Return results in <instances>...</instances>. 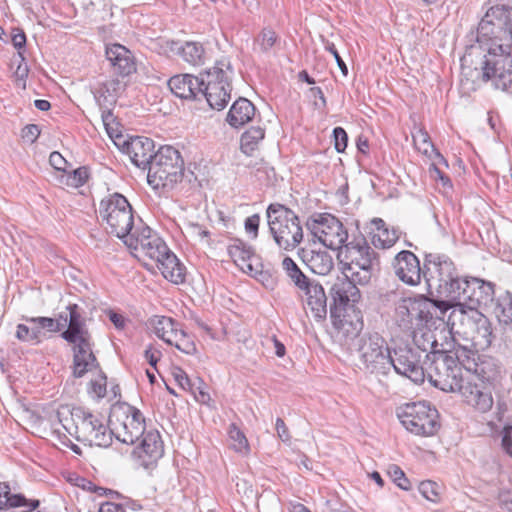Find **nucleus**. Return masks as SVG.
<instances>
[{
	"instance_id": "obj_1",
	"label": "nucleus",
	"mask_w": 512,
	"mask_h": 512,
	"mask_svg": "<svg viewBox=\"0 0 512 512\" xmlns=\"http://www.w3.org/2000/svg\"><path fill=\"white\" fill-rule=\"evenodd\" d=\"M510 18L511 7L505 5L490 7L478 25L476 43L468 48L464 61L467 60V56L477 54L478 50L511 49Z\"/></svg>"
},
{
	"instance_id": "obj_2",
	"label": "nucleus",
	"mask_w": 512,
	"mask_h": 512,
	"mask_svg": "<svg viewBox=\"0 0 512 512\" xmlns=\"http://www.w3.org/2000/svg\"><path fill=\"white\" fill-rule=\"evenodd\" d=\"M451 304L430 300L423 295L401 298L395 305V321L404 331H414L428 325L436 316L444 319Z\"/></svg>"
},
{
	"instance_id": "obj_3",
	"label": "nucleus",
	"mask_w": 512,
	"mask_h": 512,
	"mask_svg": "<svg viewBox=\"0 0 512 512\" xmlns=\"http://www.w3.org/2000/svg\"><path fill=\"white\" fill-rule=\"evenodd\" d=\"M357 284L355 280L344 275L341 278H337L330 288V296L332 298L330 316L332 323L346 337L357 336L363 326L360 320L357 319L356 322H353L345 314L347 308L353 307L361 298Z\"/></svg>"
},
{
	"instance_id": "obj_4",
	"label": "nucleus",
	"mask_w": 512,
	"mask_h": 512,
	"mask_svg": "<svg viewBox=\"0 0 512 512\" xmlns=\"http://www.w3.org/2000/svg\"><path fill=\"white\" fill-rule=\"evenodd\" d=\"M266 216L269 231L280 249L292 251L302 242L303 229L293 210L273 203L268 206Z\"/></svg>"
},
{
	"instance_id": "obj_5",
	"label": "nucleus",
	"mask_w": 512,
	"mask_h": 512,
	"mask_svg": "<svg viewBox=\"0 0 512 512\" xmlns=\"http://www.w3.org/2000/svg\"><path fill=\"white\" fill-rule=\"evenodd\" d=\"M450 353V349L443 348L442 351L424 355L425 378L443 391L458 392L467 377L463 375L462 368Z\"/></svg>"
},
{
	"instance_id": "obj_6",
	"label": "nucleus",
	"mask_w": 512,
	"mask_h": 512,
	"mask_svg": "<svg viewBox=\"0 0 512 512\" xmlns=\"http://www.w3.org/2000/svg\"><path fill=\"white\" fill-rule=\"evenodd\" d=\"M338 258L343 265L344 275L359 285L370 282L375 266L378 265L376 252L364 238L346 244L339 251Z\"/></svg>"
},
{
	"instance_id": "obj_7",
	"label": "nucleus",
	"mask_w": 512,
	"mask_h": 512,
	"mask_svg": "<svg viewBox=\"0 0 512 512\" xmlns=\"http://www.w3.org/2000/svg\"><path fill=\"white\" fill-rule=\"evenodd\" d=\"M184 162L180 152L172 146H162L154 154L148 168L147 181L153 189H172L182 180Z\"/></svg>"
},
{
	"instance_id": "obj_8",
	"label": "nucleus",
	"mask_w": 512,
	"mask_h": 512,
	"mask_svg": "<svg viewBox=\"0 0 512 512\" xmlns=\"http://www.w3.org/2000/svg\"><path fill=\"white\" fill-rule=\"evenodd\" d=\"M354 346L360 370L376 376H386L390 372L391 352L385 339L378 333L359 337Z\"/></svg>"
},
{
	"instance_id": "obj_9",
	"label": "nucleus",
	"mask_w": 512,
	"mask_h": 512,
	"mask_svg": "<svg viewBox=\"0 0 512 512\" xmlns=\"http://www.w3.org/2000/svg\"><path fill=\"white\" fill-rule=\"evenodd\" d=\"M233 69L230 60L222 58L215 65L201 73L200 97H203L212 109L222 110L231 98V78Z\"/></svg>"
},
{
	"instance_id": "obj_10",
	"label": "nucleus",
	"mask_w": 512,
	"mask_h": 512,
	"mask_svg": "<svg viewBox=\"0 0 512 512\" xmlns=\"http://www.w3.org/2000/svg\"><path fill=\"white\" fill-rule=\"evenodd\" d=\"M483 54L480 68L475 67V77L483 82L491 81L496 89L503 91L512 88V57L511 49L502 51L478 50L476 55Z\"/></svg>"
},
{
	"instance_id": "obj_11",
	"label": "nucleus",
	"mask_w": 512,
	"mask_h": 512,
	"mask_svg": "<svg viewBox=\"0 0 512 512\" xmlns=\"http://www.w3.org/2000/svg\"><path fill=\"white\" fill-rule=\"evenodd\" d=\"M403 427L412 434L430 437L440 428L438 411L427 402L407 403L397 410Z\"/></svg>"
},
{
	"instance_id": "obj_12",
	"label": "nucleus",
	"mask_w": 512,
	"mask_h": 512,
	"mask_svg": "<svg viewBox=\"0 0 512 512\" xmlns=\"http://www.w3.org/2000/svg\"><path fill=\"white\" fill-rule=\"evenodd\" d=\"M99 214L106 222L109 233L124 240L130 237L134 218L132 207L123 195L114 193L103 199L100 202Z\"/></svg>"
},
{
	"instance_id": "obj_13",
	"label": "nucleus",
	"mask_w": 512,
	"mask_h": 512,
	"mask_svg": "<svg viewBox=\"0 0 512 512\" xmlns=\"http://www.w3.org/2000/svg\"><path fill=\"white\" fill-rule=\"evenodd\" d=\"M110 433L120 442L133 445L146 432L145 418L131 405L116 406L109 416Z\"/></svg>"
},
{
	"instance_id": "obj_14",
	"label": "nucleus",
	"mask_w": 512,
	"mask_h": 512,
	"mask_svg": "<svg viewBox=\"0 0 512 512\" xmlns=\"http://www.w3.org/2000/svg\"><path fill=\"white\" fill-rule=\"evenodd\" d=\"M423 277L429 287H434L446 297L459 277L453 262L446 255L428 253L424 258Z\"/></svg>"
},
{
	"instance_id": "obj_15",
	"label": "nucleus",
	"mask_w": 512,
	"mask_h": 512,
	"mask_svg": "<svg viewBox=\"0 0 512 512\" xmlns=\"http://www.w3.org/2000/svg\"><path fill=\"white\" fill-rule=\"evenodd\" d=\"M76 422L75 438L90 446L107 447L110 445L112 438L110 429L104 425L102 420L92 413L82 409L74 410Z\"/></svg>"
},
{
	"instance_id": "obj_16",
	"label": "nucleus",
	"mask_w": 512,
	"mask_h": 512,
	"mask_svg": "<svg viewBox=\"0 0 512 512\" xmlns=\"http://www.w3.org/2000/svg\"><path fill=\"white\" fill-rule=\"evenodd\" d=\"M313 235L327 248L341 250L348 238L343 224L331 214H321L310 226Z\"/></svg>"
},
{
	"instance_id": "obj_17",
	"label": "nucleus",
	"mask_w": 512,
	"mask_h": 512,
	"mask_svg": "<svg viewBox=\"0 0 512 512\" xmlns=\"http://www.w3.org/2000/svg\"><path fill=\"white\" fill-rule=\"evenodd\" d=\"M422 355L411 347H400L391 354V368L399 375L407 377L416 384L425 380V362Z\"/></svg>"
},
{
	"instance_id": "obj_18",
	"label": "nucleus",
	"mask_w": 512,
	"mask_h": 512,
	"mask_svg": "<svg viewBox=\"0 0 512 512\" xmlns=\"http://www.w3.org/2000/svg\"><path fill=\"white\" fill-rule=\"evenodd\" d=\"M124 243L136 253H141L155 262L169 249L163 239L149 227H143L139 232L131 234Z\"/></svg>"
},
{
	"instance_id": "obj_19",
	"label": "nucleus",
	"mask_w": 512,
	"mask_h": 512,
	"mask_svg": "<svg viewBox=\"0 0 512 512\" xmlns=\"http://www.w3.org/2000/svg\"><path fill=\"white\" fill-rule=\"evenodd\" d=\"M476 283H480L479 278L459 277L454 281L453 287L446 295L447 300L444 301L450 303V309H452L447 319L448 325L452 327L455 325L454 317L457 312L463 314L465 313V308L469 309V301L472 300L474 296Z\"/></svg>"
},
{
	"instance_id": "obj_20",
	"label": "nucleus",
	"mask_w": 512,
	"mask_h": 512,
	"mask_svg": "<svg viewBox=\"0 0 512 512\" xmlns=\"http://www.w3.org/2000/svg\"><path fill=\"white\" fill-rule=\"evenodd\" d=\"M141 437V444L133 451V454L140 466L150 469L164 454L163 441L156 430L146 431Z\"/></svg>"
},
{
	"instance_id": "obj_21",
	"label": "nucleus",
	"mask_w": 512,
	"mask_h": 512,
	"mask_svg": "<svg viewBox=\"0 0 512 512\" xmlns=\"http://www.w3.org/2000/svg\"><path fill=\"white\" fill-rule=\"evenodd\" d=\"M395 275L403 283L416 286L420 283L423 276V268L420 267V261L416 255L408 250L400 251L392 262Z\"/></svg>"
},
{
	"instance_id": "obj_22",
	"label": "nucleus",
	"mask_w": 512,
	"mask_h": 512,
	"mask_svg": "<svg viewBox=\"0 0 512 512\" xmlns=\"http://www.w3.org/2000/svg\"><path fill=\"white\" fill-rule=\"evenodd\" d=\"M228 254L233 262L250 276L262 274L261 258L254 252L251 246L236 239L228 246Z\"/></svg>"
},
{
	"instance_id": "obj_23",
	"label": "nucleus",
	"mask_w": 512,
	"mask_h": 512,
	"mask_svg": "<svg viewBox=\"0 0 512 512\" xmlns=\"http://www.w3.org/2000/svg\"><path fill=\"white\" fill-rule=\"evenodd\" d=\"M73 344V375L83 377L85 373L98 366L97 359L92 351V337L77 339Z\"/></svg>"
},
{
	"instance_id": "obj_24",
	"label": "nucleus",
	"mask_w": 512,
	"mask_h": 512,
	"mask_svg": "<svg viewBox=\"0 0 512 512\" xmlns=\"http://www.w3.org/2000/svg\"><path fill=\"white\" fill-rule=\"evenodd\" d=\"M473 375H469L458 391L465 399V401L472 405L478 411L485 413L489 411L493 406V397L491 392L486 390L483 382L480 384L474 383Z\"/></svg>"
},
{
	"instance_id": "obj_25",
	"label": "nucleus",
	"mask_w": 512,
	"mask_h": 512,
	"mask_svg": "<svg viewBox=\"0 0 512 512\" xmlns=\"http://www.w3.org/2000/svg\"><path fill=\"white\" fill-rule=\"evenodd\" d=\"M123 151L139 168H149L154 158V142L147 137H133L123 143Z\"/></svg>"
},
{
	"instance_id": "obj_26",
	"label": "nucleus",
	"mask_w": 512,
	"mask_h": 512,
	"mask_svg": "<svg viewBox=\"0 0 512 512\" xmlns=\"http://www.w3.org/2000/svg\"><path fill=\"white\" fill-rule=\"evenodd\" d=\"M203 80L200 77L191 74H180L171 77L168 86L171 92L181 98L190 100H199Z\"/></svg>"
},
{
	"instance_id": "obj_27",
	"label": "nucleus",
	"mask_w": 512,
	"mask_h": 512,
	"mask_svg": "<svg viewBox=\"0 0 512 512\" xmlns=\"http://www.w3.org/2000/svg\"><path fill=\"white\" fill-rule=\"evenodd\" d=\"M106 58L115 73L126 77L136 72V64L132 53L123 45L113 44L106 48Z\"/></svg>"
},
{
	"instance_id": "obj_28",
	"label": "nucleus",
	"mask_w": 512,
	"mask_h": 512,
	"mask_svg": "<svg viewBox=\"0 0 512 512\" xmlns=\"http://www.w3.org/2000/svg\"><path fill=\"white\" fill-rule=\"evenodd\" d=\"M69 314H67V329H63L61 337L67 342H76L77 339L90 337L85 319L83 318L80 308L77 304H69L67 306Z\"/></svg>"
},
{
	"instance_id": "obj_29",
	"label": "nucleus",
	"mask_w": 512,
	"mask_h": 512,
	"mask_svg": "<svg viewBox=\"0 0 512 512\" xmlns=\"http://www.w3.org/2000/svg\"><path fill=\"white\" fill-rule=\"evenodd\" d=\"M156 263L161 274L168 281L174 284H181L185 281L186 268L170 249Z\"/></svg>"
},
{
	"instance_id": "obj_30",
	"label": "nucleus",
	"mask_w": 512,
	"mask_h": 512,
	"mask_svg": "<svg viewBox=\"0 0 512 512\" xmlns=\"http://www.w3.org/2000/svg\"><path fill=\"white\" fill-rule=\"evenodd\" d=\"M255 111L256 108L251 101L239 98L231 106L227 122L234 128L242 127L253 119Z\"/></svg>"
},
{
	"instance_id": "obj_31",
	"label": "nucleus",
	"mask_w": 512,
	"mask_h": 512,
	"mask_svg": "<svg viewBox=\"0 0 512 512\" xmlns=\"http://www.w3.org/2000/svg\"><path fill=\"white\" fill-rule=\"evenodd\" d=\"M409 333L412 335L413 342L416 345L414 349L419 351L422 356L423 354H431L434 351H442V349H438V342L433 331L428 328V325L414 331H409Z\"/></svg>"
},
{
	"instance_id": "obj_32",
	"label": "nucleus",
	"mask_w": 512,
	"mask_h": 512,
	"mask_svg": "<svg viewBox=\"0 0 512 512\" xmlns=\"http://www.w3.org/2000/svg\"><path fill=\"white\" fill-rule=\"evenodd\" d=\"M149 326L155 335L167 344H171L172 337L176 335L178 323L167 316L155 315L149 319Z\"/></svg>"
},
{
	"instance_id": "obj_33",
	"label": "nucleus",
	"mask_w": 512,
	"mask_h": 512,
	"mask_svg": "<svg viewBox=\"0 0 512 512\" xmlns=\"http://www.w3.org/2000/svg\"><path fill=\"white\" fill-rule=\"evenodd\" d=\"M304 302L317 321H321L326 318L327 296L321 284L317 288L310 290V293L306 296Z\"/></svg>"
},
{
	"instance_id": "obj_34",
	"label": "nucleus",
	"mask_w": 512,
	"mask_h": 512,
	"mask_svg": "<svg viewBox=\"0 0 512 512\" xmlns=\"http://www.w3.org/2000/svg\"><path fill=\"white\" fill-rule=\"evenodd\" d=\"M492 339L491 323L485 316L480 315L476 321L475 333L472 336V346L475 350H485L490 347Z\"/></svg>"
},
{
	"instance_id": "obj_35",
	"label": "nucleus",
	"mask_w": 512,
	"mask_h": 512,
	"mask_svg": "<svg viewBox=\"0 0 512 512\" xmlns=\"http://www.w3.org/2000/svg\"><path fill=\"white\" fill-rule=\"evenodd\" d=\"M494 293V284L480 279V283H476L474 296L469 301V310L489 306L494 300Z\"/></svg>"
},
{
	"instance_id": "obj_36",
	"label": "nucleus",
	"mask_w": 512,
	"mask_h": 512,
	"mask_svg": "<svg viewBox=\"0 0 512 512\" xmlns=\"http://www.w3.org/2000/svg\"><path fill=\"white\" fill-rule=\"evenodd\" d=\"M412 137L413 143L419 152L429 157L434 154L439 164L448 166L447 160L435 149L430 140V136L426 131L423 129H418L415 133L412 134Z\"/></svg>"
},
{
	"instance_id": "obj_37",
	"label": "nucleus",
	"mask_w": 512,
	"mask_h": 512,
	"mask_svg": "<svg viewBox=\"0 0 512 512\" xmlns=\"http://www.w3.org/2000/svg\"><path fill=\"white\" fill-rule=\"evenodd\" d=\"M307 265L316 274L327 275L334 266L332 257L325 251L312 252Z\"/></svg>"
},
{
	"instance_id": "obj_38",
	"label": "nucleus",
	"mask_w": 512,
	"mask_h": 512,
	"mask_svg": "<svg viewBox=\"0 0 512 512\" xmlns=\"http://www.w3.org/2000/svg\"><path fill=\"white\" fill-rule=\"evenodd\" d=\"M265 131L261 127H252L244 132L241 136L240 147L243 153L251 155L260 142L264 139Z\"/></svg>"
},
{
	"instance_id": "obj_39",
	"label": "nucleus",
	"mask_w": 512,
	"mask_h": 512,
	"mask_svg": "<svg viewBox=\"0 0 512 512\" xmlns=\"http://www.w3.org/2000/svg\"><path fill=\"white\" fill-rule=\"evenodd\" d=\"M127 86V82L119 78L108 80L102 83L97 90L100 98L105 101L113 102L116 98L121 95Z\"/></svg>"
},
{
	"instance_id": "obj_40",
	"label": "nucleus",
	"mask_w": 512,
	"mask_h": 512,
	"mask_svg": "<svg viewBox=\"0 0 512 512\" xmlns=\"http://www.w3.org/2000/svg\"><path fill=\"white\" fill-rule=\"evenodd\" d=\"M451 351V355L454 356V359L456 360V363L461 367L463 366L467 370V375L465 377H468L470 374V371L472 370V364L475 365V358H476V352L478 350H475L474 348H468L467 346L462 345H455L453 347V350Z\"/></svg>"
},
{
	"instance_id": "obj_41",
	"label": "nucleus",
	"mask_w": 512,
	"mask_h": 512,
	"mask_svg": "<svg viewBox=\"0 0 512 512\" xmlns=\"http://www.w3.org/2000/svg\"><path fill=\"white\" fill-rule=\"evenodd\" d=\"M495 314L502 325L512 330V294L506 293L498 299Z\"/></svg>"
},
{
	"instance_id": "obj_42",
	"label": "nucleus",
	"mask_w": 512,
	"mask_h": 512,
	"mask_svg": "<svg viewBox=\"0 0 512 512\" xmlns=\"http://www.w3.org/2000/svg\"><path fill=\"white\" fill-rule=\"evenodd\" d=\"M28 500L22 494H12L6 483H0V510L26 506Z\"/></svg>"
},
{
	"instance_id": "obj_43",
	"label": "nucleus",
	"mask_w": 512,
	"mask_h": 512,
	"mask_svg": "<svg viewBox=\"0 0 512 512\" xmlns=\"http://www.w3.org/2000/svg\"><path fill=\"white\" fill-rule=\"evenodd\" d=\"M179 53L184 61L193 66L203 63L204 48L198 42H186Z\"/></svg>"
},
{
	"instance_id": "obj_44",
	"label": "nucleus",
	"mask_w": 512,
	"mask_h": 512,
	"mask_svg": "<svg viewBox=\"0 0 512 512\" xmlns=\"http://www.w3.org/2000/svg\"><path fill=\"white\" fill-rule=\"evenodd\" d=\"M60 318H63V322L50 317H24V320L28 323L38 324L49 332H59L67 326V314L60 313Z\"/></svg>"
},
{
	"instance_id": "obj_45",
	"label": "nucleus",
	"mask_w": 512,
	"mask_h": 512,
	"mask_svg": "<svg viewBox=\"0 0 512 512\" xmlns=\"http://www.w3.org/2000/svg\"><path fill=\"white\" fill-rule=\"evenodd\" d=\"M74 410L70 409L69 406H61L59 409H57L55 413V417L58 421V423L62 426L64 431H66L68 434L72 436H76V422H75V415Z\"/></svg>"
},
{
	"instance_id": "obj_46",
	"label": "nucleus",
	"mask_w": 512,
	"mask_h": 512,
	"mask_svg": "<svg viewBox=\"0 0 512 512\" xmlns=\"http://www.w3.org/2000/svg\"><path fill=\"white\" fill-rule=\"evenodd\" d=\"M170 345L175 346L179 351L188 355H193L197 352L193 337L182 329L177 330L176 335L172 337Z\"/></svg>"
},
{
	"instance_id": "obj_47",
	"label": "nucleus",
	"mask_w": 512,
	"mask_h": 512,
	"mask_svg": "<svg viewBox=\"0 0 512 512\" xmlns=\"http://www.w3.org/2000/svg\"><path fill=\"white\" fill-rule=\"evenodd\" d=\"M399 235L397 230L388 227L381 229L379 232H374L372 236V243L377 248H390L398 240Z\"/></svg>"
},
{
	"instance_id": "obj_48",
	"label": "nucleus",
	"mask_w": 512,
	"mask_h": 512,
	"mask_svg": "<svg viewBox=\"0 0 512 512\" xmlns=\"http://www.w3.org/2000/svg\"><path fill=\"white\" fill-rule=\"evenodd\" d=\"M229 438L231 446L236 452L243 454H247L249 452L248 440L244 433L235 424L230 425Z\"/></svg>"
},
{
	"instance_id": "obj_49",
	"label": "nucleus",
	"mask_w": 512,
	"mask_h": 512,
	"mask_svg": "<svg viewBox=\"0 0 512 512\" xmlns=\"http://www.w3.org/2000/svg\"><path fill=\"white\" fill-rule=\"evenodd\" d=\"M282 268L294 285L301 283L306 277L294 260L288 256L282 260Z\"/></svg>"
},
{
	"instance_id": "obj_50",
	"label": "nucleus",
	"mask_w": 512,
	"mask_h": 512,
	"mask_svg": "<svg viewBox=\"0 0 512 512\" xmlns=\"http://www.w3.org/2000/svg\"><path fill=\"white\" fill-rule=\"evenodd\" d=\"M257 507L260 512H281L280 500L272 493L261 495Z\"/></svg>"
},
{
	"instance_id": "obj_51",
	"label": "nucleus",
	"mask_w": 512,
	"mask_h": 512,
	"mask_svg": "<svg viewBox=\"0 0 512 512\" xmlns=\"http://www.w3.org/2000/svg\"><path fill=\"white\" fill-rule=\"evenodd\" d=\"M194 396V399L201 404L209 405L211 401V397L207 391V385L203 382L202 379L196 378L194 380V387L192 389H188Z\"/></svg>"
},
{
	"instance_id": "obj_52",
	"label": "nucleus",
	"mask_w": 512,
	"mask_h": 512,
	"mask_svg": "<svg viewBox=\"0 0 512 512\" xmlns=\"http://www.w3.org/2000/svg\"><path fill=\"white\" fill-rule=\"evenodd\" d=\"M419 491L424 498L429 501L436 502L439 499L438 485L430 480L423 481L419 484Z\"/></svg>"
},
{
	"instance_id": "obj_53",
	"label": "nucleus",
	"mask_w": 512,
	"mask_h": 512,
	"mask_svg": "<svg viewBox=\"0 0 512 512\" xmlns=\"http://www.w3.org/2000/svg\"><path fill=\"white\" fill-rule=\"evenodd\" d=\"M388 473L391 475L393 481L399 488L403 490L411 489L410 481L406 478L403 470L399 466L391 465L389 467Z\"/></svg>"
},
{
	"instance_id": "obj_54",
	"label": "nucleus",
	"mask_w": 512,
	"mask_h": 512,
	"mask_svg": "<svg viewBox=\"0 0 512 512\" xmlns=\"http://www.w3.org/2000/svg\"><path fill=\"white\" fill-rule=\"evenodd\" d=\"M277 40L276 33L270 29H263L257 38V44L262 52H267Z\"/></svg>"
},
{
	"instance_id": "obj_55",
	"label": "nucleus",
	"mask_w": 512,
	"mask_h": 512,
	"mask_svg": "<svg viewBox=\"0 0 512 512\" xmlns=\"http://www.w3.org/2000/svg\"><path fill=\"white\" fill-rule=\"evenodd\" d=\"M87 179L88 170L85 167H80L73 170V172L68 175L67 184L73 187H79L85 184Z\"/></svg>"
},
{
	"instance_id": "obj_56",
	"label": "nucleus",
	"mask_w": 512,
	"mask_h": 512,
	"mask_svg": "<svg viewBox=\"0 0 512 512\" xmlns=\"http://www.w3.org/2000/svg\"><path fill=\"white\" fill-rule=\"evenodd\" d=\"M90 386L98 398L104 397L106 395V376L100 372L97 378L91 380Z\"/></svg>"
},
{
	"instance_id": "obj_57",
	"label": "nucleus",
	"mask_w": 512,
	"mask_h": 512,
	"mask_svg": "<svg viewBox=\"0 0 512 512\" xmlns=\"http://www.w3.org/2000/svg\"><path fill=\"white\" fill-rule=\"evenodd\" d=\"M334 146L337 152H343L347 147L348 136L342 127H336L333 130Z\"/></svg>"
},
{
	"instance_id": "obj_58",
	"label": "nucleus",
	"mask_w": 512,
	"mask_h": 512,
	"mask_svg": "<svg viewBox=\"0 0 512 512\" xmlns=\"http://www.w3.org/2000/svg\"><path fill=\"white\" fill-rule=\"evenodd\" d=\"M173 376L179 386L184 390L192 389V387H194V380H191L186 372L181 368H176L173 372Z\"/></svg>"
},
{
	"instance_id": "obj_59",
	"label": "nucleus",
	"mask_w": 512,
	"mask_h": 512,
	"mask_svg": "<svg viewBox=\"0 0 512 512\" xmlns=\"http://www.w3.org/2000/svg\"><path fill=\"white\" fill-rule=\"evenodd\" d=\"M259 224L260 216L258 214H254L245 220V230L248 234L252 235L253 239L257 238L258 236Z\"/></svg>"
},
{
	"instance_id": "obj_60",
	"label": "nucleus",
	"mask_w": 512,
	"mask_h": 512,
	"mask_svg": "<svg viewBox=\"0 0 512 512\" xmlns=\"http://www.w3.org/2000/svg\"><path fill=\"white\" fill-rule=\"evenodd\" d=\"M16 338L23 342H34L35 334L31 332L29 326L25 324H18L16 328Z\"/></svg>"
},
{
	"instance_id": "obj_61",
	"label": "nucleus",
	"mask_w": 512,
	"mask_h": 512,
	"mask_svg": "<svg viewBox=\"0 0 512 512\" xmlns=\"http://www.w3.org/2000/svg\"><path fill=\"white\" fill-rule=\"evenodd\" d=\"M319 285V282L306 276L305 279L301 281V283L296 284L295 286L301 292V297L304 301L306 296L310 293V290L317 288Z\"/></svg>"
},
{
	"instance_id": "obj_62",
	"label": "nucleus",
	"mask_w": 512,
	"mask_h": 512,
	"mask_svg": "<svg viewBox=\"0 0 512 512\" xmlns=\"http://www.w3.org/2000/svg\"><path fill=\"white\" fill-rule=\"evenodd\" d=\"M40 135V129L38 125L29 124L22 129L21 136L25 141L34 143Z\"/></svg>"
},
{
	"instance_id": "obj_63",
	"label": "nucleus",
	"mask_w": 512,
	"mask_h": 512,
	"mask_svg": "<svg viewBox=\"0 0 512 512\" xmlns=\"http://www.w3.org/2000/svg\"><path fill=\"white\" fill-rule=\"evenodd\" d=\"M161 356H162L161 351L151 345L149 347H147L146 350L144 351L145 359L150 364V366L153 367L154 369H156V365H157L158 361L160 360Z\"/></svg>"
},
{
	"instance_id": "obj_64",
	"label": "nucleus",
	"mask_w": 512,
	"mask_h": 512,
	"mask_svg": "<svg viewBox=\"0 0 512 512\" xmlns=\"http://www.w3.org/2000/svg\"><path fill=\"white\" fill-rule=\"evenodd\" d=\"M235 485L239 494L246 496H251L253 494V485L250 480L237 477Z\"/></svg>"
}]
</instances>
